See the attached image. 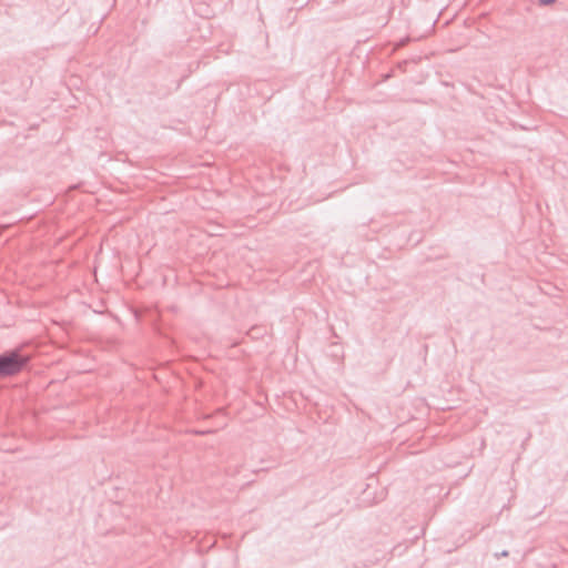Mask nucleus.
I'll return each mask as SVG.
<instances>
[{"instance_id":"nucleus-1","label":"nucleus","mask_w":568,"mask_h":568,"mask_svg":"<svg viewBox=\"0 0 568 568\" xmlns=\"http://www.w3.org/2000/svg\"><path fill=\"white\" fill-rule=\"evenodd\" d=\"M29 357L22 355L18 349L0 354V377L16 375L28 364Z\"/></svg>"},{"instance_id":"nucleus-2","label":"nucleus","mask_w":568,"mask_h":568,"mask_svg":"<svg viewBox=\"0 0 568 568\" xmlns=\"http://www.w3.org/2000/svg\"><path fill=\"white\" fill-rule=\"evenodd\" d=\"M507 556H508V551H507V550H504V551H501V552H497V554H495V557H496L497 559H499L500 557H507Z\"/></svg>"},{"instance_id":"nucleus-3","label":"nucleus","mask_w":568,"mask_h":568,"mask_svg":"<svg viewBox=\"0 0 568 568\" xmlns=\"http://www.w3.org/2000/svg\"><path fill=\"white\" fill-rule=\"evenodd\" d=\"M409 40H410V38H409V37H406V38L402 39V41L399 42V45H400V47H402V45H405Z\"/></svg>"},{"instance_id":"nucleus-4","label":"nucleus","mask_w":568,"mask_h":568,"mask_svg":"<svg viewBox=\"0 0 568 568\" xmlns=\"http://www.w3.org/2000/svg\"><path fill=\"white\" fill-rule=\"evenodd\" d=\"M542 4H551L555 0H539Z\"/></svg>"}]
</instances>
